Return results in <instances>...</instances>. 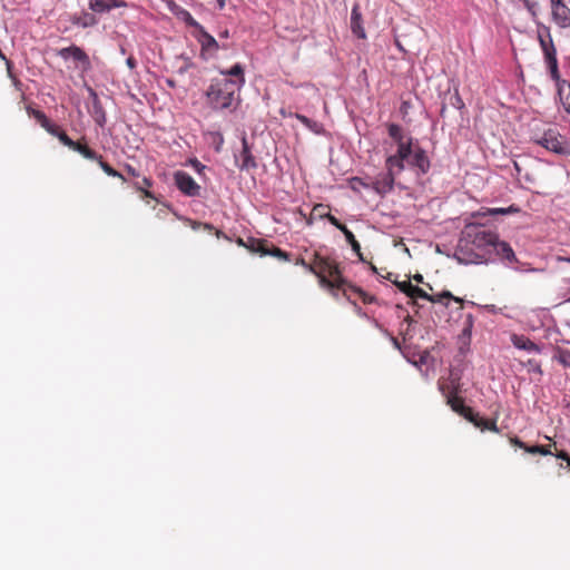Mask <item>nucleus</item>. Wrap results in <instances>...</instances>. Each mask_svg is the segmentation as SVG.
<instances>
[{
    "instance_id": "obj_7",
    "label": "nucleus",
    "mask_w": 570,
    "mask_h": 570,
    "mask_svg": "<svg viewBox=\"0 0 570 570\" xmlns=\"http://www.w3.org/2000/svg\"><path fill=\"white\" fill-rule=\"evenodd\" d=\"M414 149V139L406 141L404 145L397 146L396 151L386 157L385 168L389 170L394 168L396 173L403 171L405 168L404 163H409Z\"/></svg>"
},
{
    "instance_id": "obj_16",
    "label": "nucleus",
    "mask_w": 570,
    "mask_h": 570,
    "mask_svg": "<svg viewBox=\"0 0 570 570\" xmlns=\"http://www.w3.org/2000/svg\"><path fill=\"white\" fill-rule=\"evenodd\" d=\"M58 55L62 59L72 58L75 61L80 62L83 67H89L90 65V59L88 55L80 47L75 45L60 49L58 51Z\"/></svg>"
},
{
    "instance_id": "obj_5",
    "label": "nucleus",
    "mask_w": 570,
    "mask_h": 570,
    "mask_svg": "<svg viewBox=\"0 0 570 570\" xmlns=\"http://www.w3.org/2000/svg\"><path fill=\"white\" fill-rule=\"evenodd\" d=\"M463 240L478 249L491 248L497 240V233L484 228L482 225L470 223L462 232Z\"/></svg>"
},
{
    "instance_id": "obj_15",
    "label": "nucleus",
    "mask_w": 570,
    "mask_h": 570,
    "mask_svg": "<svg viewBox=\"0 0 570 570\" xmlns=\"http://www.w3.org/2000/svg\"><path fill=\"white\" fill-rule=\"evenodd\" d=\"M407 164L416 168L419 174L422 175L426 174L431 166L426 151L420 146H415V149Z\"/></svg>"
},
{
    "instance_id": "obj_11",
    "label": "nucleus",
    "mask_w": 570,
    "mask_h": 570,
    "mask_svg": "<svg viewBox=\"0 0 570 570\" xmlns=\"http://www.w3.org/2000/svg\"><path fill=\"white\" fill-rule=\"evenodd\" d=\"M399 173L394 168L391 170L386 169L385 173L379 174L372 181V189L381 196H385L391 193L394 188L395 176Z\"/></svg>"
},
{
    "instance_id": "obj_49",
    "label": "nucleus",
    "mask_w": 570,
    "mask_h": 570,
    "mask_svg": "<svg viewBox=\"0 0 570 570\" xmlns=\"http://www.w3.org/2000/svg\"><path fill=\"white\" fill-rule=\"evenodd\" d=\"M209 3L212 4V1ZM213 4L216 9L223 10L226 6V0H214Z\"/></svg>"
},
{
    "instance_id": "obj_60",
    "label": "nucleus",
    "mask_w": 570,
    "mask_h": 570,
    "mask_svg": "<svg viewBox=\"0 0 570 570\" xmlns=\"http://www.w3.org/2000/svg\"><path fill=\"white\" fill-rule=\"evenodd\" d=\"M371 269L376 273V267L374 265H371Z\"/></svg>"
},
{
    "instance_id": "obj_36",
    "label": "nucleus",
    "mask_w": 570,
    "mask_h": 570,
    "mask_svg": "<svg viewBox=\"0 0 570 570\" xmlns=\"http://www.w3.org/2000/svg\"><path fill=\"white\" fill-rule=\"evenodd\" d=\"M209 136L212 138L213 144L216 145V147H215L216 151H219L224 144L223 135L218 131H213V132H209Z\"/></svg>"
},
{
    "instance_id": "obj_20",
    "label": "nucleus",
    "mask_w": 570,
    "mask_h": 570,
    "mask_svg": "<svg viewBox=\"0 0 570 570\" xmlns=\"http://www.w3.org/2000/svg\"><path fill=\"white\" fill-rule=\"evenodd\" d=\"M387 132H389V136L396 144V147L406 144V141L413 140V137L410 136L409 134L404 132L402 127L397 124H389Z\"/></svg>"
},
{
    "instance_id": "obj_50",
    "label": "nucleus",
    "mask_w": 570,
    "mask_h": 570,
    "mask_svg": "<svg viewBox=\"0 0 570 570\" xmlns=\"http://www.w3.org/2000/svg\"><path fill=\"white\" fill-rule=\"evenodd\" d=\"M295 264L296 265H301L303 266L306 271H308V265L309 263H307L303 257H297L296 261H295Z\"/></svg>"
},
{
    "instance_id": "obj_61",
    "label": "nucleus",
    "mask_w": 570,
    "mask_h": 570,
    "mask_svg": "<svg viewBox=\"0 0 570 570\" xmlns=\"http://www.w3.org/2000/svg\"><path fill=\"white\" fill-rule=\"evenodd\" d=\"M568 302H570V298L568 299Z\"/></svg>"
},
{
    "instance_id": "obj_54",
    "label": "nucleus",
    "mask_w": 570,
    "mask_h": 570,
    "mask_svg": "<svg viewBox=\"0 0 570 570\" xmlns=\"http://www.w3.org/2000/svg\"><path fill=\"white\" fill-rule=\"evenodd\" d=\"M142 185H144L146 188H149V187H151L153 181H151L149 178L144 177V178H142Z\"/></svg>"
},
{
    "instance_id": "obj_19",
    "label": "nucleus",
    "mask_w": 570,
    "mask_h": 570,
    "mask_svg": "<svg viewBox=\"0 0 570 570\" xmlns=\"http://www.w3.org/2000/svg\"><path fill=\"white\" fill-rule=\"evenodd\" d=\"M351 30L360 39H365L366 33L362 26V13L358 4H354L351 12Z\"/></svg>"
},
{
    "instance_id": "obj_43",
    "label": "nucleus",
    "mask_w": 570,
    "mask_h": 570,
    "mask_svg": "<svg viewBox=\"0 0 570 570\" xmlns=\"http://www.w3.org/2000/svg\"><path fill=\"white\" fill-rule=\"evenodd\" d=\"M107 1H108L109 11L115 8H125L128 6L127 2L124 0H107Z\"/></svg>"
},
{
    "instance_id": "obj_25",
    "label": "nucleus",
    "mask_w": 570,
    "mask_h": 570,
    "mask_svg": "<svg viewBox=\"0 0 570 570\" xmlns=\"http://www.w3.org/2000/svg\"><path fill=\"white\" fill-rule=\"evenodd\" d=\"M199 33H200V42H202V47L203 49L205 50H217L219 48L218 46V42L216 41V39L209 35L205 29L204 27L202 26L199 29Z\"/></svg>"
},
{
    "instance_id": "obj_22",
    "label": "nucleus",
    "mask_w": 570,
    "mask_h": 570,
    "mask_svg": "<svg viewBox=\"0 0 570 570\" xmlns=\"http://www.w3.org/2000/svg\"><path fill=\"white\" fill-rule=\"evenodd\" d=\"M558 82V94L561 99L562 106L568 114H570V82L556 80Z\"/></svg>"
},
{
    "instance_id": "obj_38",
    "label": "nucleus",
    "mask_w": 570,
    "mask_h": 570,
    "mask_svg": "<svg viewBox=\"0 0 570 570\" xmlns=\"http://www.w3.org/2000/svg\"><path fill=\"white\" fill-rule=\"evenodd\" d=\"M0 58L6 61L9 77L13 80L14 85H19L20 81L12 75V71H11L12 62L7 59V57L4 56V53L2 52L1 49H0Z\"/></svg>"
},
{
    "instance_id": "obj_17",
    "label": "nucleus",
    "mask_w": 570,
    "mask_h": 570,
    "mask_svg": "<svg viewBox=\"0 0 570 570\" xmlns=\"http://www.w3.org/2000/svg\"><path fill=\"white\" fill-rule=\"evenodd\" d=\"M511 342L514 347L530 353L540 354L542 348L525 335L512 334Z\"/></svg>"
},
{
    "instance_id": "obj_24",
    "label": "nucleus",
    "mask_w": 570,
    "mask_h": 570,
    "mask_svg": "<svg viewBox=\"0 0 570 570\" xmlns=\"http://www.w3.org/2000/svg\"><path fill=\"white\" fill-rule=\"evenodd\" d=\"M222 75H224V78L234 77L235 79L232 80L238 83V90L245 83L244 69L239 63L234 65L227 71H222Z\"/></svg>"
},
{
    "instance_id": "obj_46",
    "label": "nucleus",
    "mask_w": 570,
    "mask_h": 570,
    "mask_svg": "<svg viewBox=\"0 0 570 570\" xmlns=\"http://www.w3.org/2000/svg\"><path fill=\"white\" fill-rule=\"evenodd\" d=\"M524 3V7L528 9L529 12H531L532 16L535 14V3L530 0H522Z\"/></svg>"
},
{
    "instance_id": "obj_42",
    "label": "nucleus",
    "mask_w": 570,
    "mask_h": 570,
    "mask_svg": "<svg viewBox=\"0 0 570 570\" xmlns=\"http://www.w3.org/2000/svg\"><path fill=\"white\" fill-rule=\"evenodd\" d=\"M351 184H352V188L353 189H356L357 186H361V187H364V188H372L371 183H366L364 179H362L360 177H354L351 180Z\"/></svg>"
},
{
    "instance_id": "obj_32",
    "label": "nucleus",
    "mask_w": 570,
    "mask_h": 570,
    "mask_svg": "<svg viewBox=\"0 0 570 570\" xmlns=\"http://www.w3.org/2000/svg\"><path fill=\"white\" fill-rule=\"evenodd\" d=\"M294 117L296 119H298L305 127H307L308 129H311L312 131L318 134L320 130H321V125L309 118H307L306 116L304 115H301V114H295Z\"/></svg>"
},
{
    "instance_id": "obj_30",
    "label": "nucleus",
    "mask_w": 570,
    "mask_h": 570,
    "mask_svg": "<svg viewBox=\"0 0 570 570\" xmlns=\"http://www.w3.org/2000/svg\"><path fill=\"white\" fill-rule=\"evenodd\" d=\"M554 360L563 367L570 368V350L558 347L554 354Z\"/></svg>"
},
{
    "instance_id": "obj_13",
    "label": "nucleus",
    "mask_w": 570,
    "mask_h": 570,
    "mask_svg": "<svg viewBox=\"0 0 570 570\" xmlns=\"http://www.w3.org/2000/svg\"><path fill=\"white\" fill-rule=\"evenodd\" d=\"M236 160L240 170L249 171L257 168L256 159L250 151L248 141L245 136L242 138V150Z\"/></svg>"
},
{
    "instance_id": "obj_37",
    "label": "nucleus",
    "mask_w": 570,
    "mask_h": 570,
    "mask_svg": "<svg viewBox=\"0 0 570 570\" xmlns=\"http://www.w3.org/2000/svg\"><path fill=\"white\" fill-rule=\"evenodd\" d=\"M393 284L402 292L404 293L406 296L409 295L411 288H412V283L410 281H402V282H399V281H393Z\"/></svg>"
},
{
    "instance_id": "obj_6",
    "label": "nucleus",
    "mask_w": 570,
    "mask_h": 570,
    "mask_svg": "<svg viewBox=\"0 0 570 570\" xmlns=\"http://www.w3.org/2000/svg\"><path fill=\"white\" fill-rule=\"evenodd\" d=\"M537 144L554 154L562 156L570 155V144L556 128L546 130L542 136L537 139Z\"/></svg>"
},
{
    "instance_id": "obj_56",
    "label": "nucleus",
    "mask_w": 570,
    "mask_h": 570,
    "mask_svg": "<svg viewBox=\"0 0 570 570\" xmlns=\"http://www.w3.org/2000/svg\"><path fill=\"white\" fill-rule=\"evenodd\" d=\"M391 341H392V344H393V346H394L395 348H397V350H400V348H401L400 342L397 341V338H396V337H392V338H391Z\"/></svg>"
},
{
    "instance_id": "obj_57",
    "label": "nucleus",
    "mask_w": 570,
    "mask_h": 570,
    "mask_svg": "<svg viewBox=\"0 0 570 570\" xmlns=\"http://www.w3.org/2000/svg\"><path fill=\"white\" fill-rule=\"evenodd\" d=\"M413 279L416 282V283H423V276L421 274H415L413 275Z\"/></svg>"
},
{
    "instance_id": "obj_58",
    "label": "nucleus",
    "mask_w": 570,
    "mask_h": 570,
    "mask_svg": "<svg viewBox=\"0 0 570 570\" xmlns=\"http://www.w3.org/2000/svg\"><path fill=\"white\" fill-rule=\"evenodd\" d=\"M551 1V8L553 6H559V3H564L562 0H550Z\"/></svg>"
},
{
    "instance_id": "obj_8",
    "label": "nucleus",
    "mask_w": 570,
    "mask_h": 570,
    "mask_svg": "<svg viewBox=\"0 0 570 570\" xmlns=\"http://www.w3.org/2000/svg\"><path fill=\"white\" fill-rule=\"evenodd\" d=\"M407 296L412 299L413 305H416V302H415L416 298H423L431 303H440V304H444V305H448V303H444L445 299L446 301L453 299L454 302H456L460 305V308H462V306H463V299L460 297L453 296L452 293L449 291H443L440 294L431 295V294L426 293L423 288H421L416 285H412V288Z\"/></svg>"
},
{
    "instance_id": "obj_12",
    "label": "nucleus",
    "mask_w": 570,
    "mask_h": 570,
    "mask_svg": "<svg viewBox=\"0 0 570 570\" xmlns=\"http://www.w3.org/2000/svg\"><path fill=\"white\" fill-rule=\"evenodd\" d=\"M491 248L503 264L511 266L512 264L518 263V258L511 245L504 240H501L498 234L497 240L493 242Z\"/></svg>"
},
{
    "instance_id": "obj_33",
    "label": "nucleus",
    "mask_w": 570,
    "mask_h": 570,
    "mask_svg": "<svg viewBox=\"0 0 570 570\" xmlns=\"http://www.w3.org/2000/svg\"><path fill=\"white\" fill-rule=\"evenodd\" d=\"M551 446L552 445H529V448H525V452L530 454L549 455L552 454Z\"/></svg>"
},
{
    "instance_id": "obj_53",
    "label": "nucleus",
    "mask_w": 570,
    "mask_h": 570,
    "mask_svg": "<svg viewBox=\"0 0 570 570\" xmlns=\"http://www.w3.org/2000/svg\"><path fill=\"white\" fill-rule=\"evenodd\" d=\"M127 65H128V67H129L130 69H134V68L136 67V60H135V58H134V57H129V58L127 59Z\"/></svg>"
},
{
    "instance_id": "obj_21",
    "label": "nucleus",
    "mask_w": 570,
    "mask_h": 570,
    "mask_svg": "<svg viewBox=\"0 0 570 570\" xmlns=\"http://www.w3.org/2000/svg\"><path fill=\"white\" fill-rule=\"evenodd\" d=\"M70 21L72 24L81 28L94 27L98 23V20L95 14L85 11L81 13H75L70 16Z\"/></svg>"
},
{
    "instance_id": "obj_47",
    "label": "nucleus",
    "mask_w": 570,
    "mask_h": 570,
    "mask_svg": "<svg viewBox=\"0 0 570 570\" xmlns=\"http://www.w3.org/2000/svg\"><path fill=\"white\" fill-rule=\"evenodd\" d=\"M510 442L514 445H517L520 449H523L525 451V448H529L524 442H522L519 438L514 436L510 439Z\"/></svg>"
},
{
    "instance_id": "obj_39",
    "label": "nucleus",
    "mask_w": 570,
    "mask_h": 570,
    "mask_svg": "<svg viewBox=\"0 0 570 570\" xmlns=\"http://www.w3.org/2000/svg\"><path fill=\"white\" fill-rule=\"evenodd\" d=\"M527 366L529 368V372H534L539 375H542V373H543L542 368H541V364L535 360H529L527 362Z\"/></svg>"
},
{
    "instance_id": "obj_55",
    "label": "nucleus",
    "mask_w": 570,
    "mask_h": 570,
    "mask_svg": "<svg viewBox=\"0 0 570 570\" xmlns=\"http://www.w3.org/2000/svg\"><path fill=\"white\" fill-rule=\"evenodd\" d=\"M279 114L283 116V117H293L295 114H293L292 111H287L285 109H281Z\"/></svg>"
},
{
    "instance_id": "obj_27",
    "label": "nucleus",
    "mask_w": 570,
    "mask_h": 570,
    "mask_svg": "<svg viewBox=\"0 0 570 570\" xmlns=\"http://www.w3.org/2000/svg\"><path fill=\"white\" fill-rule=\"evenodd\" d=\"M92 96H94V119L96 121L97 125H99L100 127H102L106 122V115H105V111L98 100V97L95 92H92Z\"/></svg>"
},
{
    "instance_id": "obj_18",
    "label": "nucleus",
    "mask_w": 570,
    "mask_h": 570,
    "mask_svg": "<svg viewBox=\"0 0 570 570\" xmlns=\"http://www.w3.org/2000/svg\"><path fill=\"white\" fill-rule=\"evenodd\" d=\"M552 18L560 28H568L570 26V8L566 3L553 6Z\"/></svg>"
},
{
    "instance_id": "obj_1",
    "label": "nucleus",
    "mask_w": 570,
    "mask_h": 570,
    "mask_svg": "<svg viewBox=\"0 0 570 570\" xmlns=\"http://www.w3.org/2000/svg\"><path fill=\"white\" fill-rule=\"evenodd\" d=\"M439 390L446 399V404L450 405L454 412L471 422L474 426L479 428L481 431L489 430L495 433L499 432L497 421L482 417L479 413L466 406L464 404V400L456 394V387H454L452 383L440 380Z\"/></svg>"
},
{
    "instance_id": "obj_40",
    "label": "nucleus",
    "mask_w": 570,
    "mask_h": 570,
    "mask_svg": "<svg viewBox=\"0 0 570 570\" xmlns=\"http://www.w3.org/2000/svg\"><path fill=\"white\" fill-rule=\"evenodd\" d=\"M513 212H518V208H515L514 206H510L508 208H492L489 210V214L490 215H504V214L513 213Z\"/></svg>"
},
{
    "instance_id": "obj_44",
    "label": "nucleus",
    "mask_w": 570,
    "mask_h": 570,
    "mask_svg": "<svg viewBox=\"0 0 570 570\" xmlns=\"http://www.w3.org/2000/svg\"><path fill=\"white\" fill-rule=\"evenodd\" d=\"M188 223L190 224L193 229H197L200 226H204V228L208 229V230H213L214 229V227L212 225H209V224H202V223H197V222H194V220H190V219H188Z\"/></svg>"
},
{
    "instance_id": "obj_35",
    "label": "nucleus",
    "mask_w": 570,
    "mask_h": 570,
    "mask_svg": "<svg viewBox=\"0 0 570 570\" xmlns=\"http://www.w3.org/2000/svg\"><path fill=\"white\" fill-rule=\"evenodd\" d=\"M177 14H179L188 26L194 27L197 30L202 27L187 10L181 9Z\"/></svg>"
},
{
    "instance_id": "obj_29",
    "label": "nucleus",
    "mask_w": 570,
    "mask_h": 570,
    "mask_svg": "<svg viewBox=\"0 0 570 570\" xmlns=\"http://www.w3.org/2000/svg\"><path fill=\"white\" fill-rule=\"evenodd\" d=\"M345 238H346V242L351 245L353 252L358 256V258L363 262L364 258H363V254L361 252V245L360 243L356 240L354 234L347 228L343 232Z\"/></svg>"
},
{
    "instance_id": "obj_41",
    "label": "nucleus",
    "mask_w": 570,
    "mask_h": 570,
    "mask_svg": "<svg viewBox=\"0 0 570 570\" xmlns=\"http://www.w3.org/2000/svg\"><path fill=\"white\" fill-rule=\"evenodd\" d=\"M326 219L333 225L335 226L337 229H340L342 233L347 229V227L342 224L335 216H333L331 213L328 214V216L326 217Z\"/></svg>"
},
{
    "instance_id": "obj_45",
    "label": "nucleus",
    "mask_w": 570,
    "mask_h": 570,
    "mask_svg": "<svg viewBox=\"0 0 570 570\" xmlns=\"http://www.w3.org/2000/svg\"><path fill=\"white\" fill-rule=\"evenodd\" d=\"M554 455H556L558 459H561V460L566 461V462H567V464L570 466V455H569L567 452H564V451H557V452L554 453Z\"/></svg>"
},
{
    "instance_id": "obj_48",
    "label": "nucleus",
    "mask_w": 570,
    "mask_h": 570,
    "mask_svg": "<svg viewBox=\"0 0 570 570\" xmlns=\"http://www.w3.org/2000/svg\"><path fill=\"white\" fill-rule=\"evenodd\" d=\"M190 164L193 165V167L200 174L206 167L205 165H203L200 161H198L197 159H193L190 160Z\"/></svg>"
},
{
    "instance_id": "obj_26",
    "label": "nucleus",
    "mask_w": 570,
    "mask_h": 570,
    "mask_svg": "<svg viewBox=\"0 0 570 570\" xmlns=\"http://www.w3.org/2000/svg\"><path fill=\"white\" fill-rule=\"evenodd\" d=\"M345 287H346V294H343V295L346 296L347 298L351 297L350 294H348L351 292V293L356 294L362 299V302L364 304H370V303H372L374 301L373 296L368 295L362 288H360V287H357V286H355V285H353V284H351L348 282H347V285H345Z\"/></svg>"
},
{
    "instance_id": "obj_31",
    "label": "nucleus",
    "mask_w": 570,
    "mask_h": 570,
    "mask_svg": "<svg viewBox=\"0 0 570 570\" xmlns=\"http://www.w3.org/2000/svg\"><path fill=\"white\" fill-rule=\"evenodd\" d=\"M89 9L96 13L109 12L107 0H89Z\"/></svg>"
},
{
    "instance_id": "obj_51",
    "label": "nucleus",
    "mask_w": 570,
    "mask_h": 570,
    "mask_svg": "<svg viewBox=\"0 0 570 570\" xmlns=\"http://www.w3.org/2000/svg\"><path fill=\"white\" fill-rule=\"evenodd\" d=\"M126 170L132 177H138L139 176V173L132 166H130V165L126 166Z\"/></svg>"
},
{
    "instance_id": "obj_2",
    "label": "nucleus",
    "mask_w": 570,
    "mask_h": 570,
    "mask_svg": "<svg viewBox=\"0 0 570 570\" xmlns=\"http://www.w3.org/2000/svg\"><path fill=\"white\" fill-rule=\"evenodd\" d=\"M313 256V261L308 265V272L317 276L320 285L330 291L337 289L346 294L345 285H347V281L342 276L337 262L318 253H314Z\"/></svg>"
},
{
    "instance_id": "obj_34",
    "label": "nucleus",
    "mask_w": 570,
    "mask_h": 570,
    "mask_svg": "<svg viewBox=\"0 0 570 570\" xmlns=\"http://www.w3.org/2000/svg\"><path fill=\"white\" fill-rule=\"evenodd\" d=\"M330 214V206L325 204H316L312 209V216L326 219Z\"/></svg>"
},
{
    "instance_id": "obj_9",
    "label": "nucleus",
    "mask_w": 570,
    "mask_h": 570,
    "mask_svg": "<svg viewBox=\"0 0 570 570\" xmlns=\"http://www.w3.org/2000/svg\"><path fill=\"white\" fill-rule=\"evenodd\" d=\"M539 42L544 53L546 62L550 69V73L553 80H559L557 51L551 38V35L547 32L546 36L539 33Z\"/></svg>"
},
{
    "instance_id": "obj_23",
    "label": "nucleus",
    "mask_w": 570,
    "mask_h": 570,
    "mask_svg": "<svg viewBox=\"0 0 570 570\" xmlns=\"http://www.w3.org/2000/svg\"><path fill=\"white\" fill-rule=\"evenodd\" d=\"M238 244L245 246L253 253H259L262 256L265 247H267V240L253 237L248 238L246 243L239 238Z\"/></svg>"
},
{
    "instance_id": "obj_4",
    "label": "nucleus",
    "mask_w": 570,
    "mask_h": 570,
    "mask_svg": "<svg viewBox=\"0 0 570 570\" xmlns=\"http://www.w3.org/2000/svg\"><path fill=\"white\" fill-rule=\"evenodd\" d=\"M58 140L69 149L79 153L83 158L97 161L99 167L110 177H116L126 181V178L121 173L112 168L108 163H106L101 155L97 154L94 149H91L88 144L86 137H81L78 140H72L66 132L62 130L58 135Z\"/></svg>"
},
{
    "instance_id": "obj_10",
    "label": "nucleus",
    "mask_w": 570,
    "mask_h": 570,
    "mask_svg": "<svg viewBox=\"0 0 570 570\" xmlns=\"http://www.w3.org/2000/svg\"><path fill=\"white\" fill-rule=\"evenodd\" d=\"M174 181L176 187L188 197H198L200 195V186L195 179L183 170H177L174 174Z\"/></svg>"
},
{
    "instance_id": "obj_14",
    "label": "nucleus",
    "mask_w": 570,
    "mask_h": 570,
    "mask_svg": "<svg viewBox=\"0 0 570 570\" xmlns=\"http://www.w3.org/2000/svg\"><path fill=\"white\" fill-rule=\"evenodd\" d=\"M26 110L27 114L30 117H33L48 134L58 137L59 132L62 131V129L58 125L51 122L41 110L35 109L31 106H27Z\"/></svg>"
},
{
    "instance_id": "obj_59",
    "label": "nucleus",
    "mask_w": 570,
    "mask_h": 570,
    "mask_svg": "<svg viewBox=\"0 0 570 570\" xmlns=\"http://www.w3.org/2000/svg\"><path fill=\"white\" fill-rule=\"evenodd\" d=\"M219 37L220 38H228L229 37V32L228 30H224L223 32L219 33Z\"/></svg>"
},
{
    "instance_id": "obj_52",
    "label": "nucleus",
    "mask_w": 570,
    "mask_h": 570,
    "mask_svg": "<svg viewBox=\"0 0 570 570\" xmlns=\"http://www.w3.org/2000/svg\"><path fill=\"white\" fill-rule=\"evenodd\" d=\"M136 188L142 193V196L144 197H148V198H154V195L147 190L146 188H142V187H139V186H136Z\"/></svg>"
},
{
    "instance_id": "obj_28",
    "label": "nucleus",
    "mask_w": 570,
    "mask_h": 570,
    "mask_svg": "<svg viewBox=\"0 0 570 570\" xmlns=\"http://www.w3.org/2000/svg\"><path fill=\"white\" fill-rule=\"evenodd\" d=\"M271 255L283 261H289V254L282 250L279 247L274 246L267 240V247L263 252V256Z\"/></svg>"
},
{
    "instance_id": "obj_3",
    "label": "nucleus",
    "mask_w": 570,
    "mask_h": 570,
    "mask_svg": "<svg viewBox=\"0 0 570 570\" xmlns=\"http://www.w3.org/2000/svg\"><path fill=\"white\" fill-rule=\"evenodd\" d=\"M238 91V83L230 78L213 79L205 92L206 102L215 111H233Z\"/></svg>"
}]
</instances>
